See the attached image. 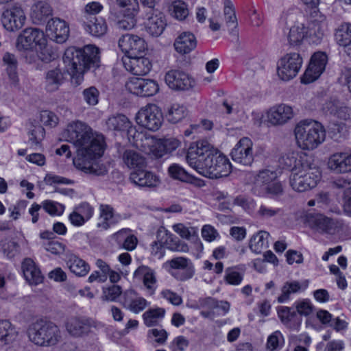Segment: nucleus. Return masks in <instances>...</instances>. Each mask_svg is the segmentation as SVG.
Listing matches in <instances>:
<instances>
[{
  "label": "nucleus",
  "mask_w": 351,
  "mask_h": 351,
  "mask_svg": "<svg viewBox=\"0 0 351 351\" xmlns=\"http://www.w3.org/2000/svg\"><path fill=\"white\" fill-rule=\"evenodd\" d=\"M312 20L307 28L309 36H314L317 40H321L327 30V23L324 16L318 12L315 17H311Z\"/></svg>",
  "instance_id": "35"
},
{
  "label": "nucleus",
  "mask_w": 351,
  "mask_h": 351,
  "mask_svg": "<svg viewBox=\"0 0 351 351\" xmlns=\"http://www.w3.org/2000/svg\"><path fill=\"white\" fill-rule=\"evenodd\" d=\"M167 264L176 271L172 275L178 280L184 281L191 278L195 273V269L191 261L184 257H176L168 261Z\"/></svg>",
  "instance_id": "19"
},
{
  "label": "nucleus",
  "mask_w": 351,
  "mask_h": 351,
  "mask_svg": "<svg viewBox=\"0 0 351 351\" xmlns=\"http://www.w3.org/2000/svg\"><path fill=\"white\" fill-rule=\"evenodd\" d=\"M45 41L43 32L37 28H26L16 39V48L19 51L33 50L37 46H43Z\"/></svg>",
  "instance_id": "11"
},
{
  "label": "nucleus",
  "mask_w": 351,
  "mask_h": 351,
  "mask_svg": "<svg viewBox=\"0 0 351 351\" xmlns=\"http://www.w3.org/2000/svg\"><path fill=\"white\" fill-rule=\"evenodd\" d=\"M66 69L62 70L59 66L51 68L45 73V89L49 93L58 90L66 80Z\"/></svg>",
  "instance_id": "22"
},
{
  "label": "nucleus",
  "mask_w": 351,
  "mask_h": 351,
  "mask_svg": "<svg viewBox=\"0 0 351 351\" xmlns=\"http://www.w3.org/2000/svg\"><path fill=\"white\" fill-rule=\"evenodd\" d=\"M324 110L326 114H329L339 119H351V108L337 100L326 102Z\"/></svg>",
  "instance_id": "27"
},
{
  "label": "nucleus",
  "mask_w": 351,
  "mask_h": 351,
  "mask_svg": "<svg viewBox=\"0 0 351 351\" xmlns=\"http://www.w3.org/2000/svg\"><path fill=\"white\" fill-rule=\"evenodd\" d=\"M136 296V292L134 290H128L124 293V304L127 308L134 313H138L143 311L149 303L143 298Z\"/></svg>",
  "instance_id": "34"
},
{
  "label": "nucleus",
  "mask_w": 351,
  "mask_h": 351,
  "mask_svg": "<svg viewBox=\"0 0 351 351\" xmlns=\"http://www.w3.org/2000/svg\"><path fill=\"white\" fill-rule=\"evenodd\" d=\"M165 314V310L163 308H150L143 315L144 323L147 327L154 326L164 317Z\"/></svg>",
  "instance_id": "44"
},
{
  "label": "nucleus",
  "mask_w": 351,
  "mask_h": 351,
  "mask_svg": "<svg viewBox=\"0 0 351 351\" xmlns=\"http://www.w3.org/2000/svg\"><path fill=\"white\" fill-rule=\"evenodd\" d=\"M294 117L291 106L282 104L271 108L267 112L269 123L273 125H282Z\"/></svg>",
  "instance_id": "21"
},
{
  "label": "nucleus",
  "mask_w": 351,
  "mask_h": 351,
  "mask_svg": "<svg viewBox=\"0 0 351 351\" xmlns=\"http://www.w3.org/2000/svg\"><path fill=\"white\" fill-rule=\"evenodd\" d=\"M281 209L271 206L269 204H261L256 211L258 217L262 219H269L278 215Z\"/></svg>",
  "instance_id": "52"
},
{
  "label": "nucleus",
  "mask_w": 351,
  "mask_h": 351,
  "mask_svg": "<svg viewBox=\"0 0 351 351\" xmlns=\"http://www.w3.org/2000/svg\"><path fill=\"white\" fill-rule=\"evenodd\" d=\"M156 143L157 140L154 136L147 135L144 132L143 137L141 138L139 142L136 143V147L144 152H152L154 154Z\"/></svg>",
  "instance_id": "51"
},
{
  "label": "nucleus",
  "mask_w": 351,
  "mask_h": 351,
  "mask_svg": "<svg viewBox=\"0 0 351 351\" xmlns=\"http://www.w3.org/2000/svg\"><path fill=\"white\" fill-rule=\"evenodd\" d=\"M130 181L139 187H155L159 183L158 176L152 172L139 169L134 170L130 175Z\"/></svg>",
  "instance_id": "24"
},
{
  "label": "nucleus",
  "mask_w": 351,
  "mask_h": 351,
  "mask_svg": "<svg viewBox=\"0 0 351 351\" xmlns=\"http://www.w3.org/2000/svg\"><path fill=\"white\" fill-rule=\"evenodd\" d=\"M103 10V5L97 1H93L87 3L84 9L82 19L86 18H95V15L99 14Z\"/></svg>",
  "instance_id": "56"
},
{
  "label": "nucleus",
  "mask_w": 351,
  "mask_h": 351,
  "mask_svg": "<svg viewBox=\"0 0 351 351\" xmlns=\"http://www.w3.org/2000/svg\"><path fill=\"white\" fill-rule=\"evenodd\" d=\"M82 95L84 100L87 104L95 106L98 103L99 92L95 86L84 89Z\"/></svg>",
  "instance_id": "57"
},
{
  "label": "nucleus",
  "mask_w": 351,
  "mask_h": 351,
  "mask_svg": "<svg viewBox=\"0 0 351 351\" xmlns=\"http://www.w3.org/2000/svg\"><path fill=\"white\" fill-rule=\"evenodd\" d=\"M335 36L337 43L346 47L351 42V24H341L337 29Z\"/></svg>",
  "instance_id": "46"
},
{
  "label": "nucleus",
  "mask_w": 351,
  "mask_h": 351,
  "mask_svg": "<svg viewBox=\"0 0 351 351\" xmlns=\"http://www.w3.org/2000/svg\"><path fill=\"white\" fill-rule=\"evenodd\" d=\"M302 64V58L299 53H287L278 62V75L282 80L289 81L298 75Z\"/></svg>",
  "instance_id": "9"
},
{
  "label": "nucleus",
  "mask_w": 351,
  "mask_h": 351,
  "mask_svg": "<svg viewBox=\"0 0 351 351\" xmlns=\"http://www.w3.org/2000/svg\"><path fill=\"white\" fill-rule=\"evenodd\" d=\"M3 62L5 65V72L10 85L17 87L19 84V78L17 72L18 61L13 53L6 52L3 56Z\"/></svg>",
  "instance_id": "29"
},
{
  "label": "nucleus",
  "mask_w": 351,
  "mask_h": 351,
  "mask_svg": "<svg viewBox=\"0 0 351 351\" xmlns=\"http://www.w3.org/2000/svg\"><path fill=\"white\" fill-rule=\"evenodd\" d=\"M16 336L15 328L8 320H0V341L8 344L12 342Z\"/></svg>",
  "instance_id": "41"
},
{
  "label": "nucleus",
  "mask_w": 351,
  "mask_h": 351,
  "mask_svg": "<svg viewBox=\"0 0 351 351\" xmlns=\"http://www.w3.org/2000/svg\"><path fill=\"white\" fill-rule=\"evenodd\" d=\"M327 63V56L322 52L315 53L302 78V82L309 84L317 80L325 69Z\"/></svg>",
  "instance_id": "16"
},
{
  "label": "nucleus",
  "mask_w": 351,
  "mask_h": 351,
  "mask_svg": "<svg viewBox=\"0 0 351 351\" xmlns=\"http://www.w3.org/2000/svg\"><path fill=\"white\" fill-rule=\"evenodd\" d=\"M328 168L337 173L351 172V153L337 152L328 159Z\"/></svg>",
  "instance_id": "23"
},
{
  "label": "nucleus",
  "mask_w": 351,
  "mask_h": 351,
  "mask_svg": "<svg viewBox=\"0 0 351 351\" xmlns=\"http://www.w3.org/2000/svg\"><path fill=\"white\" fill-rule=\"evenodd\" d=\"M224 276L225 281L231 285H239L242 280L243 275L232 268L228 267L226 269Z\"/></svg>",
  "instance_id": "59"
},
{
  "label": "nucleus",
  "mask_w": 351,
  "mask_h": 351,
  "mask_svg": "<svg viewBox=\"0 0 351 351\" xmlns=\"http://www.w3.org/2000/svg\"><path fill=\"white\" fill-rule=\"evenodd\" d=\"M296 313L302 316L309 315L313 310V306L308 300H302L295 303Z\"/></svg>",
  "instance_id": "62"
},
{
  "label": "nucleus",
  "mask_w": 351,
  "mask_h": 351,
  "mask_svg": "<svg viewBox=\"0 0 351 351\" xmlns=\"http://www.w3.org/2000/svg\"><path fill=\"white\" fill-rule=\"evenodd\" d=\"M22 270L25 278L29 284L36 285L43 282V275L32 259L27 258L23 261Z\"/></svg>",
  "instance_id": "30"
},
{
  "label": "nucleus",
  "mask_w": 351,
  "mask_h": 351,
  "mask_svg": "<svg viewBox=\"0 0 351 351\" xmlns=\"http://www.w3.org/2000/svg\"><path fill=\"white\" fill-rule=\"evenodd\" d=\"M136 278H142L144 285L148 289H153L156 280L154 270L147 266L141 265L138 267L134 274Z\"/></svg>",
  "instance_id": "42"
},
{
  "label": "nucleus",
  "mask_w": 351,
  "mask_h": 351,
  "mask_svg": "<svg viewBox=\"0 0 351 351\" xmlns=\"http://www.w3.org/2000/svg\"><path fill=\"white\" fill-rule=\"evenodd\" d=\"M26 18L22 8L16 4L8 7L1 16L3 27L9 32H14L21 29Z\"/></svg>",
  "instance_id": "12"
},
{
  "label": "nucleus",
  "mask_w": 351,
  "mask_h": 351,
  "mask_svg": "<svg viewBox=\"0 0 351 351\" xmlns=\"http://www.w3.org/2000/svg\"><path fill=\"white\" fill-rule=\"evenodd\" d=\"M223 13L227 26L229 27H232L236 29L238 26V23L232 5H225Z\"/></svg>",
  "instance_id": "60"
},
{
  "label": "nucleus",
  "mask_w": 351,
  "mask_h": 351,
  "mask_svg": "<svg viewBox=\"0 0 351 351\" xmlns=\"http://www.w3.org/2000/svg\"><path fill=\"white\" fill-rule=\"evenodd\" d=\"M252 147L253 142L250 138H241L230 152L232 160L243 166H250L254 162Z\"/></svg>",
  "instance_id": "13"
},
{
  "label": "nucleus",
  "mask_w": 351,
  "mask_h": 351,
  "mask_svg": "<svg viewBox=\"0 0 351 351\" xmlns=\"http://www.w3.org/2000/svg\"><path fill=\"white\" fill-rule=\"evenodd\" d=\"M119 47L125 56H136L142 54L146 49L143 38L137 35L126 34L119 40Z\"/></svg>",
  "instance_id": "15"
},
{
  "label": "nucleus",
  "mask_w": 351,
  "mask_h": 351,
  "mask_svg": "<svg viewBox=\"0 0 351 351\" xmlns=\"http://www.w3.org/2000/svg\"><path fill=\"white\" fill-rule=\"evenodd\" d=\"M138 14L122 13L123 19L117 22V27L119 29L130 30L136 25V16Z\"/></svg>",
  "instance_id": "55"
},
{
  "label": "nucleus",
  "mask_w": 351,
  "mask_h": 351,
  "mask_svg": "<svg viewBox=\"0 0 351 351\" xmlns=\"http://www.w3.org/2000/svg\"><path fill=\"white\" fill-rule=\"evenodd\" d=\"M29 340L40 347H55L62 341L60 327L53 322L37 320L28 328Z\"/></svg>",
  "instance_id": "5"
},
{
  "label": "nucleus",
  "mask_w": 351,
  "mask_h": 351,
  "mask_svg": "<svg viewBox=\"0 0 351 351\" xmlns=\"http://www.w3.org/2000/svg\"><path fill=\"white\" fill-rule=\"evenodd\" d=\"M47 36L57 43H64L69 38V27L66 23L58 18L51 19L47 24Z\"/></svg>",
  "instance_id": "20"
},
{
  "label": "nucleus",
  "mask_w": 351,
  "mask_h": 351,
  "mask_svg": "<svg viewBox=\"0 0 351 351\" xmlns=\"http://www.w3.org/2000/svg\"><path fill=\"white\" fill-rule=\"evenodd\" d=\"M197 46L195 36L190 32L182 33L175 40L174 47L177 52L186 54L193 51Z\"/></svg>",
  "instance_id": "31"
},
{
  "label": "nucleus",
  "mask_w": 351,
  "mask_h": 351,
  "mask_svg": "<svg viewBox=\"0 0 351 351\" xmlns=\"http://www.w3.org/2000/svg\"><path fill=\"white\" fill-rule=\"evenodd\" d=\"M186 158L191 167L210 179L226 177L232 171L229 159L206 140L192 143Z\"/></svg>",
  "instance_id": "2"
},
{
  "label": "nucleus",
  "mask_w": 351,
  "mask_h": 351,
  "mask_svg": "<svg viewBox=\"0 0 351 351\" xmlns=\"http://www.w3.org/2000/svg\"><path fill=\"white\" fill-rule=\"evenodd\" d=\"M171 14L178 20L184 19L189 14V10L187 9L185 3L181 1H174L170 9Z\"/></svg>",
  "instance_id": "54"
},
{
  "label": "nucleus",
  "mask_w": 351,
  "mask_h": 351,
  "mask_svg": "<svg viewBox=\"0 0 351 351\" xmlns=\"http://www.w3.org/2000/svg\"><path fill=\"white\" fill-rule=\"evenodd\" d=\"M123 64L127 71L135 75H145L152 69V63L148 58L137 55L136 56H124Z\"/></svg>",
  "instance_id": "18"
},
{
  "label": "nucleus",
  "mask_w": 351,
  "mask_h": 351,
  "mask_svg": "<svg viewBox=\"0 0 351 351\" xmlns=\"http://www.w3.org/2000/svg\"><path fill=\"white\" fill-rule=\"evenodd\" d=\"M44 248L53 254H61L64 251V245L57 241H48L43 243Z\"/></svg>",
  "instance_id": "64"
},
{
  "label": "nucleus",
  "mask_w": 351,
  "mask_h": 351,
  "mask_svg": "<svg viewBox=\"0 0 351 351\" xmlns=\"http://www.w3.org/2000/svg\"><path fill=\"white\" fill-rule=\"evenodd\" d=\"M116 4L122 9V13L138 14L139 4L137 0H115Z\"/></svg>",
  "instance_id": "53"
},
{
  "label": "nucleus",
  "mask_w": 351,
  "mask_h": 351,
  "mask_svg": "<svg viewBox=\"0 0 351 351\" xmlns=\"http://www.w3.org/2000/svg\"><path fill=\"white\" fill-rule=\"evenodd\" d=\"M157 237L161 239L164 247L171 251L182 252L189 251V247L185 243L181 242L176 237L167 230L159 231Z\"/></svg>",
  "instance_id": "33"
},
{
  "label": "nucleus",
  "mask_w": 351,
  "mask_h": 351,
  "mask_svg": "<svg viewBox=\"0 0 351 351\" xmlns=\"http://www.w3.org/2000/svg\"><path fill=\"white\" fill-rule=\"evenodd\" d=\"M62 60L71 83L78 86L83 81L86 71L99 66V49L92 45L83 48L70 47L66 49Z\"/></svg>",
  "instance_id": "3"
},
{
  "label": "nucleus",
  "mask_w": 351,
  "mask_h": 351,
  "mask_svg": "<svg viewBox=\"0 0 351 351\" xmlns=\"http://www.w3.org/2000/svg\"><path fill=\"white\" fill-rule=\"evenodd\" d=\"M136 123L149 130L157 131L163 122L160 108L155 104H148L136 114Z\"/></svg>",
  "instance_id": "8"
},
{
  "label": "nucleus",
  "mask_w": 351,
  "mask_h": 351,
  "mask_svg": "<svg viewBox=\"0 0 351 351\" xmlns=\"http://www.w3.org/2000/svg\"><path fill=\"white\" fill-rule=\"evenodd\" d=\"M166 22L163 14L158 10H153L145 23L147 32L152 36H159L163 32Z\"/></svg>",
  "instance_id": "25"
},
{
  "label": "nucleus",
  "mask_w": 351,
  "mask_h": 351,
  "mask_svg": "<svg viewBox=\"0 0 351 351\" xmlns=\"http://www.w3.org/2000/svg\"><path fill=\"white\" fill-rule=\"evenodd\" d=\"M301 289V286L298 281L287 282L282 287V293L278 298L280 303L285 302L290 298V295L298 292Z\"/></svg>",
  "instance_id": "48"
},
{
  "label": "nucleus",
  "mask_w": 351,
  "mask_h": 351,
  "mask_svg": "<svg viewBox=\"0 0 351 351\" xmlns=\"http://www.w3.org/2000/svg\"><path fill=\"white\" fill-rule=\"evenodd\" d=\"M306 222L310 228L321 234L335 235L343 230L341 220L319 213L308 215Z\"/></svg>",
  "instance_id": "7"
},
{
  "label": "nucleus",
  "mask_w": 351,
  "mask_h": 351,
  "mask_svg": "<svg viewBox=\"0 0 351 351\" xmlns=\"http://www.w3.org/2000/svg\"><path fill=\"white\" fill-rule=\"evenodd\" d=\"M44 210L51 215H60L64 210V206L51 200H45L43 202Z\"/></svg>",
  "instance_id": "58"
},
{
  "label": "nucleus",
  "mask_w": 351,
  "mask_h": 351,
  "mask_svg": "<svg viewBox=\"0 0 351 351\" xmlns=\"http://www.w3.org/2000/svg\"><path fill=\"white\" fill-rule=\"evenodd\" d=\"M169 176L182 182H191V178L188 173L179 165L172 164L168 168Z\"/></svg>",
  "instance_id": "49"
},
{
  "label": "nucleus",
  "mask_w": 351,
  "mask_h": 351,
  "mask_svg": "<svg viewBox=\"0 0 351 351\" xmlns=\"http://www.w3.org/2000/svg\"><path fill=\"white\" fill-rule=\"evenodd\" d=\"M186 115L187 110L183 105L174 104L169 109L167 114V118L169 122L176 123L180 121Z\"/></svg>",
  "instance_id": "47"
},
{
  "label": "nucleus",
  "mask_w": 351,
  "mask_h": 351,
  "mask_svg": "<svg viewBox=\"0 0 351 351\" xmlns=\"http://www.w3.org/2000/svg\"><path fill=\"white\" fill-rule=\"evenodd\" d=\"M107 126L110 130L122 131L128 130L130 127V122L123 114H117L110 117L106 122Z\"/></svg>",
  "instance_id": "45"
},
{
  "label": "nucleus",
  "mask_w": 351,
  "mask_h": 351,
  "mask_svg": "<svg viewBox=\"0 0 351 351\" xmlns=\"http://www.w3.org/2000/svg\"><path fill=\"white\" fill-rule=\"evenodd\" d=\"M125 87L131 93L141 97H150L159 90L156 82L152 80L132 77L126 83Z\"/></svg>",
  "instance_id": "14"
},
{
  "label": "nucleus",
  "mask_w": 351,
  "mask_h": 351,
  "mask_svg": "<svg viewBox=\"0 0 351 351\" xmlns=\"http://www.w3.org/2000/svg\"><path fill=\"white\" fill-rule=\"evenodd\" d=\"M99 211L101 221L98 223L97 226L104 230H108L121 219V216L119 214H115L114 208L110 205L101 204Z\"/></svg>",
  "instance_id": "28"
},
{
  "label": "nucleus",
  "mask_w": 351,
  "mask_h": 351,
  "mask_svg": "<svg viewBox=\"0 0 351 351\" xmlns=\"http://www.w3.org/2000/svg\"><path fill=\"white\" fill-rule=\"evenodd\" d=\"M51 8L47 3L39 1L32 6L31 18L34 23L40 24L46 21L51 14Z\"/></svg>",
  "instance_id": "36"
},
{
  "label": "nucleus",
  "mask_w": 351,
  "mask_h": 351,
  "mask_svg": "<svg viewBox=\"0 0 351 351\" xmlns=\"http://www.w3.org/2000/svg\"><path fill=\"white\" fill-rule=\"evenodd\" d=\"M321 178L319 169L310 161H304L300 169L291 173L289 183L298 192H304L316 186Z\"/></svg>",
  "instance_id": "6"
},
{
  "label": "nucleus",
  "mask_w": 351,
  "mask_h": 351,
  "mask_svg": "<svg viewBox=\"0 0 351 351\" xmlns=\"http://www.w3.org/2000/svg\"><path fill=\"white\" fill-rule=\"evenodd\" d=\"M165 82L167 86L176 90H186L193 86L194 81L185 72L172 69L165 75Z\"/></svg>",
  "instance_id": "17"
},
{
  "label": "nucleus",
  "mask_w": 351,
  "mask_h": 351,
  "mask_svg": "<svg viewBox=\"0 0 351 351\" xmlns=\"http://www.w3.org/2000/svg\"><path fill=\"white\" fill-rule=\"evenodd\" d=\"M304 161L308 160L306 158H302L301 157L299 159L297 152H289L281 158V164L283 165L285 167L289 169L291 173L294 171L295 169H300Z\"/></svg>",
  "instance_id": "43"
},
{
  "label": "nucleus",
  "mask_w": 351,
  "mask_h": 351,
  "mask_svg": "<svg viewBox=\"0 0 351 351\" xmlns=\"http://www.w3.org/2000/svg\"><path fill=\"white\" fill-rule=\"evenodd\" d=\"M66 264L70 271L77 276H84L89 271V265L75 255L69 256Z\"/></svg>",
  "instance_id": "39"
},
{
  "label": "nucleus",
  "mask_w": 351,
  "mask_h": 351,
  "mask_svg": "<svg viewBox=\"0 0 351 351\" xmlns=\"http://www.w3.org/2000/svg\"><path fill=\"white\" fill-rule=\"evenodd\" d=\"M307 34V27L304 24L293 25L289 29L287 35V42L291 46H298L301 45Z\"/></svg>",
  "instance_id": "37"
},
{
  "label": "nucleus",
  "mask_w": 351,
  "mask_h": 351,
  "mask_svg": "<svg viewBox=\"0 0 351 351\" xmlns=\"http://www.w3.org/2000/svg\"><path fill=\"white\" fill-rule=\"evenodd\" d=\"M278 315L281 322L286 324H289L296 316V312L292 311L290 307L280 306L278 308Z\"/></svg>",
  "instance_id": "63"
},
{
  "label": "nucleus",
  "mask_w": 351,
  "mask_h": 351,
  "mask_svg": "<svg viewBox=\"0 0 351 351\" xmlns=\"http://www.w3.org/2000/svg\"><path fill=\"white\" fill-rule=\"evenodd\" d=\"M122 160L125 166L129 169L138 170L139 169H145L147 167L146 158L141 153L135 150L126 149L122 155Z\"/></svg>",
  "instance_id": "32"
},
{
  "label": "nucleus",
  "mask_w": 351,
  "mask_h": 351,
  "mask_svg": "<svg viewBox=\"0 0 351 351\" xmlns=\"http://www.w3.org/2000/svg\"><path fill=\"white\" fill-rule=\"evenodd\" d=\"M63 137L77 148V156L73 164L78 169L97 176L107 173L106 167L95 160L104 152L102 141L94 137L87 125L79 121L70 123L63 132Z\"/></svg>",
  "instance_id": "1"
},
{
  "label": "nucleus",
  "mask_w": 351,
  "mask_h": 351,
  "mask_svg": "<svg viewBox=\"0 0 351 351\" xmlns=\"http://www.w3.org/2000/svg\"><path fill=\"white\" fill-rule=\"evenodd\" d=\"M297 145L304 150H313L321 145L326 138V131L318 121L303 120L294 129Z\"/></svg>",
  "instance_id": "4"
},
{
  "label": "nucleus",
  "mask_w": 351,
  "mask_h": 351,
  "mask_svg": "<svg viewBox=\"0 0 351 351\" xmlns=\"http://www.w3.org/2000/svg\"><path fill=\"white\" fill-rule=\"evenodd\" d=\"M64 327L71 337L82 338L89 335L91 328L96 327V323L90 318L73 316L65 321Z\"/></svg>",
  "instance_id": "10"
},
{
  "label": "nucleus",
  "mask_w": 351,
  "mask_h": 351,
  "mask_svg": "<svg viewBox=\"0 0 351 351\" xmlns=\"http://www.w3.org/2000/svg\"><path fill=\"white\" fill-rule=\"evenodd\" d=\"M40 119L42 123L51 128L55 127L58 123V117L52 112L43 110L40 112Z\"/></svg>",
  "instance_id": "61"
},
{
  "label": "nucleus",
  "mask_w": 351,
  "mask_h": 351,
  "mask_svg": "<svg viewBox=\"0 0 351 351\" xmlns=\"http://www.w3.org/2000/svg\"><path fill=\"white\" fill-rule=\"evenodd\" d=\"M269 234L266 231H259L254 234L250 241V247L254 252L260 254L269 247Z\"/></svg>",
  "instance_id": "40"
},
{
  "label": "nucleus",
  "mask_w": 351,
  "mask_h": 351,
  "mask_svg": "<svg viewBox=\"0 0 351 351\" xmlns=\"http://www.w3.org/2000/svg\"><path fill=\"white\" fill-rule=\"evenodd\" d=\"M85 31L95 37H101L108 30V26L102 17L86 18L82 20Z\"/></svg>",
  "instance_id": "26"
},
{
  "label": "nucleus",
  "mask_w": 351,
  "mask_h": 351,
  "mask_svg": "<svg viewBox=\"0 0 351 351\" xmlns=\"http://www.w3.org/2000/svg\"><path fill=\"white\" fill-rule=\"evenodd\" d=\"M278 177V173L276 171L269 169H264L260 171L258 174L255 178V183L257 185H265L267 186L269 184L276 180Z\"/></svg>",
  "instance_id": "50"
},
{
  "label": "nucleus",
  "mask_w": 351,
  "mask_h": 351,
  "mask_svg": "<svg viewBox=\"0 0 351 351\" xmlns=\"http://www.w3.org/2000/svg\"><path fill=\"white\" fill-rule=\"evenodd\" d=\"M180 142L174 138H168L157 141L154 155L156 158H161L165 154H169L178 147Z\"/></svg>",
  "instance_id": "38"
}]
</instances>
